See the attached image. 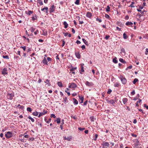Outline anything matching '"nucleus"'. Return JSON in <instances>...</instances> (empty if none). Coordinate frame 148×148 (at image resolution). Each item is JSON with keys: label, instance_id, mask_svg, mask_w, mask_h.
Returning a JSON list of instances; mask_svg holds the SVG:
<instances>
[{"label": "nucleus", "instance_id": "f257e3e1", "mask_svg": "<svg viewBox=\"0 0 148 148\" xmlns=\"http://www.w3.org/2000/svg\"><path fill=\"white\" fill-rule=\"evenodd\" d=\"M119 78L122 82V83L123 84H125L126 83L127 80L125 77H123V76L121 75Z\"/></svg>", "mask_w": 148, "mask_h": 148}, {"label": "nucleus", "instance_id": "f03ea898", "mask_svg": "<svg viewBox=\"0 0 148 148\" xmlns=\"http://www.w3.org/2000/svg\"><path fill=\"white\" fill-rule=\"evenodd\" d=\"M106 101L108 103L114 105L115 104L116 101L113 99L108 100V99H106Z\"/></svg>", "mask_w": 148, "mask_h": 148}, {"label": "nucleus", "instance_id": "7ed1b4c3", "mask_svg": "<svg viewBox=\"0 0 148 148\" xmlns=\"http://www.w3.org/2000/svg\"><path fill=\"white\" fill-rule=\"evenodd\" d=\"M5 136L6 138H8L12 136V133L10 132H8Z\"/></svg>", "mask_w": 148, "mask_h": 148}, {"label": "nucleus", "instance_id": "20e7f679", "mask_svg": "<svg viewBox=\"0 0 148 148\" xmlns=\"http://www.w3.org/2000/svg\"><path fill=\"white\" fill-rule=\"evenodd\" d=\"M69 87L70 88H74L77 87V85L74 83H69Z\"/></svg>", "mask_w": 148, "mask_h": 148}, {"label": "nucleus", "instance_id": "39448f33", "mask_svg": "<svg viewBox=\"0 0 148 148\" xmlns=\"http://www.w3.org/2000/svg\"><path fill=\"white\" fill-rule=\"evenodd\" d=\"M14 96V94L13 93H8L7 95V98L8 99L11 100L13 99Z\"/></svg>", "mask_w": 148, "mask_h": 148}, {"label": "nucleus", "instance_id": "423d86ee", "mask_svg": "<svg viewBox=\"0 0 148 148\" xmlns=\"http://www.w3.org/2000/svg\"><path fill=\"white\" fill-rule=\"evenodd\" d=\"M64 140H67L68 141H71L72 140V137L71 136H70L66 137V136L63 137Z\"/></svg>", "mask_w": 148, "mask_h": 148}, {"label": "nucleus", "instance_id": "0eeeda50", "mask_svg": "<svg viewBox=\"0 0 148 148\" xmlns=\"http://www.w3.org/2000/svg\"><path fill=\"white\" fill-rule=\"evenodd\" d=\"M46 84L45 86L46 87H48L50 86L51 84L50 83V80L47 79L44 82Z\"/></svg>", "mask_w": 148, "mask_h": 148}, {"label": "nucleus", "instance_id": "6e6552de", "mask_svg": "<svg viewBox=\"0 0 148 148\" xmlns=\"http://www.w3.org/2000/svg\"><path fill=\"white\" fill-rule=\"evenodd\" d=\"M55 7L53 5H51V7L49 8V12L52 13L55 10Z\"/></svg>", "mask_w": 148, "mask_h": 148}, {"label": "nucleus", "instance_id": "1a4fd4ad", "mask_svg": "<svg viewBox=\"0 0 148 148\" xmlns=\"http://www.w3.org/2000/svg\"><path fill=\"white\" fill-rule=\"evenodd\" d=\"M2 73L3 75H6L8 74L7 70L6 68H5L3 69L2 71Z\"/></svg>", "mask_w": 148, "mask_h": 148}, {"label": "nucleus", "instance_id": "9d476101", "mask_svg": "<svg viewBox=\"0 0 148 148\" xmlns=\"http://www.w3.org/2000/svg\"><path fill=\"white\" fill-rule=\"evenodd\" d=\"M41 10L45 12L46 14L48 13V8L47 7H45L44 8L41 9Z\"/></svg>", "mask_w": 148, "mask_h": 148}, {"label": "nucleus", "instance_id": "9b49d317", "mask_svg": "<svg viewBox=\"0 0 148 148\" xmlns=\"http://www.w3.org/2000/svg\"><path fill=\"white\" fill-rule=\"evenodd\" d=\"M121 54L122 56H125L126 53L125 49L123 48H122L121 50Z\"/></svg>", "mask_w": 148, "mask_h": 148}, {"label": "nucleus", "instance_id": "f8f14e48", "mask_svg": "<svg viewBox=\"0 0 148 148\" xmlns=\"http://www.w3.org/2000/svg\"><path fill=\"white\" fill-rule=\"evenodd\" d=\"M85 84L86 85V86H92L93 85V84L92 82H90L87 81L85 83Z\"/></svg>", "mask_w": 148, "mask_h": 148}, {"label": "nucleus", "instance_id": "ddd939ff", "mask_svg": "<svg viewBox=\"0 0 148 148\" xmlns=\"http://www.w3.org/2000/svg\"><path fill=\"white\" fill-rule=\"evenodd\" d=\"M110 145V144L108 142H105L103 143L102 144V146H103V148H106L107 147H109Z\"/></svg>", "mask_w": 148, "mask_h": 148}, {"label": "nucleus", "instance_id": "4468645a", "mask_svg": "<svg viewBox=\"0 0 148 148\" xmlns=\"http://www.w3.org/2000/svg\"><path fill=\"white\" fill-rule=\"evenodd\" d=\"M141 14H138L139 16V18H140L141 16L143 15V14H146V11L145 10H143V11L141 12Z\"/></svg>", "mask_w": 148, "mask_h": 148}, {"label": "nucleus", "instance_id": "2eb2a0df", "mask_svg": "<svg viewBox=\"0 0 148 148\" xmlns=\"http://www.w3.org/2000/svg\"><path fill=\"white\" fill-rule=\"evenodd\" d=\"M75 55L76 57L78 59H80L81 58V56L79 53V52H75Z\"/></svg>", "mask_w": 148, "mask_h": 148}, {"label": "nucleus", "instance_id": "dca6fc26", "mask_svg": "<svg viewBox=\"0 0 148 148\" xmlns=\"http://www.w3.org/2000/svg\"><path fill=\"white\" fill-rule=\"evenodd\" d=\"M125 25L127 26H130L131 27H133V23L131 22L128 21L126 23Z\"/></svg>", "mask_w": 148, "mask_h": 148}, {"label": "nucleus", "instance_id": "f3484780", "mask_svg": "<svg viewBox=\"0 0 148 148\" xmlns=\"http://www.w3.org/2000/svg\"><path fill=\"white\" fill-rule=\"evenodd\" d=\"M84 64H81V70L80 71V73H82V72H83L84 71Z\"/></svg>", "mask_w": 148, "mask_h": 148}, {"label": "nucleus", "instance_id": "a211bd4d", "mask_svg": "<svg viewBox=\"0 0 148 148\" xmlns=\"http://www.w3.org/2000/svg\"><path fill=\"white\" fill-rule=\"evenodd\" d=\"M33 12L32 11L29 10L28 11H26L25 12L26 14L28 15H30L31 14H32Z\"/></svg>", "mask_w": 148, "mask_h": 148}, {"label": "nucleus", "instance_id": "6ab92c4d", "mask_svg": "<svg viewBox=\"0 0 148 148\" xmlns=\"http://www.w3.org/2000/svg\"><path fill=\"white\" fill-rule=\"evenodd\" d=\"M92 16V13L90 12H88L86 14V16L87 17L90 18Z\"/></svg>", "mask_w": 148, "mask_h": 148}, {"label": "nucleus", "instance_id": "aec40b11", "mask_svg": "<svg viewBox=\"0 0 148 148\" xmlns=\"http://www.w3.org/2000/svg\"><path fill=\"white\" fill-rule=\"evenodd\" d=\"M123 103L124 104H126V103L128 101V99L127 98H125L123 99Z\"/></svg>", "mask_w": 148, "mask_h": 148}, {"label": "nucleus", "instance_id": "412c9836", "mask_svg": "<svg viewBox=\"0 0 148 148\" xmlns=\"http://www.w3.org/2000/svg\"><path fill=\"white\" fill-rule=\"evenodd\" d=\"M42 62L43 63L45 64L46 65H47V61L46 59V58H44V59L42 61Z\"/></svg>", "mask_w": 148, "mask_h": 148}, {"label": "nucleus", "instance_id": "4be33fe9", "mask_svg": "<svg viewBox=\"0 0 148 148\" xmlns=\"http://www.w3.org/2000/svg\"><path fill=\"white\" fill-rule=\"evenodd\" d=\"M79 99L81 100V102H80L81 103H83L84 100V97L82 96H79Z\"/></svg>", "mask_w": 148, "mask_h": 148}, {"label": "nucleus", "instance_id": "5701e85b", "mask_svg": "<svg viewBox=\"0 0 148 148\" xmlns=\"http://www.w3.org/2000/svg\"><path fill=\"white\" fill-rule=\"evenodd\" d=\"M63 25H64V27L65 28H66L68 27V24L66 21L64 22Z\"/></svg>", "mask_w": 148, "mask_h": 148}, {"label": "nucleus", "instance_id": "b1692460", "mask_svg": "<svg viewBox=\"0 0 148 148\" xmlns=\"http://www.w3.org/2000/svg\"><path fill=\"white\" fill-rule=\"evenodd\" d=\"M73 103L75 104H78V101L75 98H73Z\"/></svg>", "mask_w": 148, "mask_h": 148}, {"label": "nucleus", "instance_id": "393cba45", "mask_svg": "<svg viewBox=\"0 0 148 148\" xmlns=\"http://www.w3.org/2000/svg\"><path fill=\"white\" fill-rule=\"evenodd\" d=\"M113 62L114 63H118V60H117V58L116 57L114 58L112 60Z\"/></svg>", "mask_w": 148, "mask_h": 148}, {"label": "nucleus", "instance_id": "a878e982", "mask_svg": "<svg viewBox=\"0 0 148 148\" xmlns=\"http://www.w3.org/2000/svg\"><path fill=\"white\" fill-rule=\"evenodd\" d=\"M18 108L20 109L21 110H23V109H24V107L23 106H21L20 104H19L18 106Z\"/></svg>", "mask_w": 148, "mask_h": 148}, {"label": "nucleus", "instance_id": "bb28decb", "mask_svg": "<svg viewBox=\"0 0 148 148\" xmlns=\"http://www.w3.org/2000/svg\"><path fill=\"white\" fill-rule=\"evenodd\" d=\"M119 61L120 62L123 63L125 64L126 63V62L122 58H120L119 59Z\"/></svg>", "mask_w": 148, "mask_h": 148}, {"label": "nucleus", "instance_id": "cd10ccee", "mask_svg": "<svg viewBox=\"0 0 148 148\" xmlns=\"http://www.w3.org/2000/svg\"><path fill=\"white\" fill-rule=\"evenodd\" d=\"M37 2L40 5H43V3L42 0H37Z\"/></svg>", "mask_w": 148, "mask_h": 148}, {"label": "nucleus", "instance_id": "c85d7f7f", "mask_svg": "<svg viewBox=\"0 0 148 148\" xmlns=\"http://www.w3.org/2000/svg\"><path fill=\"white\" fill-rule=\"evenodd\" d=\"M120 84L119 83H115L114 84V86L115 87H119L120 86Z\"/></svg>", "mask_w": 148, "mask_h": 148}, {"label": "nucleus", "instance_id": "c756f323", "mask_svg": "<svg viewBox=\"0 0 148 148\" xmlns=\"http://www.w3.org/2000/svg\"><path fill=\"white\" fill-rule=\"evenodd\" d=\"M47 112V111L46 110H44L43 111V112H40V113L41 114L42 116L45 114H46Z\"/></svg>", "mask_w": 148, "mask_h": 148}, {"label": "nucleus", "instance_id": "7c9ffc66", "mask_svg": "<svg viewBox=\"0 0 148 148\" xmlns=\"http://www.w3.org/2000/svg\"><path fill=\"white\" fill-rule=\"evenodd\" d=\"M138 100H139V101H137V103L136 104V107L139 106V105H138V103H140L141 102V101H142L140 99H139Z\"/></svg>", "mask_w": 148, "mask_h": 148}, {"label": "nucleus", "instance_id": "2f4dec72", "mask_svg": "<svg viewBox=\"0 0 148 148\" xmlns=\"http://www.w3.org/2000/svg\"><path fill=\"white\" fill-rule=\"evenodd\" d=\"M58 85L60 87H62V84L60 82H58Z\"/></svg>", "mask_w": 148, "mask_h": 148}, {"label": "nucleus", "instance_id": "473e14b6", "mask_svg": "<svg viewBox=\"0 0 148 148\" xmlns=\"http://www.w3.org/2000/svg\"><path fill=\"white\" fill-rule=\"evenodd\" d=\"M98 135L97 134H95V138H93V140L95 141L97 140Z\"/></svg>", "mask_w": 148, "mask_h": 148}, {"label": "nucleus", "instance_id": "72a5a7b5", "mask_svg": "<svg viewBox=\"0 0 148 148\" xmlns=\"http://www.w3.org/2000/svg\"><path fill=\"white\" fill-rule=\"evenodd\" d=\"M138 79L135 78L134 79V80L133 81V83L134 84H135L138 81Z\"/></svg>", "mask_w": 148, "mask_h": 148}, {"label": "nucleus", "instance_id": "f704fd0d", "mask_svg": "<svg viewBox=\"0 0 148 148\" xmlns=\"http://www.w3.org/2000/svg\"><path fill=\"white\" fill-rule=\"evenodd\" d=\"M2 57L4 59H9V56H2Z\"/></svg>", "mask_w": 148, "mask_h": 148}, {"label": "nucleus", "instance_id": "c9c22d12", "mask_svg": "<svg viewBox=\"0 0 148 148\" xmlns=\"http://www.w3.org/2000/svg\"><path fill=\"white\" fill-rule=\"evenodd\" d=\"M32 114L35 116H37L38 114V112H33L32 113Z\"/></svg>", "mask_w": 148, "mask_h": 148}, {"label": "nucleus", "instance_id": "e433bc0d", "mask_svg": "<svg viewBox=\"0 0 148 148\" xmlns=\"http://www.w3.org/2000/svg\"><path fill=\"white\" fill-rule=\"evenodd\" d=\"M28 118L29 119L31 120L32 122H34V119L33 118H32L30 116H28Z\"/></svg>", "mask_w": 148, "mask_h": 148}, {"label": "nucleus", "instance_id": "4c0bfd02", "mask_svg": "<svg viewBox=\"0 0 148 148\" xmlns=\"http://www.w3.org/2000/svg\"><path fill=\"white\" fill-rule=\"evenodd\" d=\"M123 38L124 39H127V36L126 34L124 33L123 34Z\"/></svg>", "mask_w": 148, "mask_h": 148}, {"label": "nucleus", "instance_id": "58836bf2", "mask_svg": "<svg viewBox=\"0 0 148 148\" xmlns=\"http://www.w3.org/2000/svg\"><path fill=\"white\" fill-rule=\"evenodd\" d=\"M83 42L86 45H88V42L84 39H82Z\"/></svg>", "mask_w": 148, "mask_h": 148}, {"label": "nucleus", "instance_id": "ea45409f", "mask_svg": "<svg viewBox=\"0 0 148 148\" xmlns=\"http://www.w3.org/2000/svg\"><path fill=\"white\" fill-rule=\"evenodd\" d=\"M135 3L134 2H132L131 4L129 6L130 7L134 8V6L133 5Z\"/></svg>", "mask_w": 148, "mask_h": 148}, {"label": "nucleus", "instance_id": "a19ab883", "mask_svg": "<svg viewBox=\"0 0 148 148\" xmlns=\"http://www.w3.org/2000/svg\"><path fill=\"white\" fill-rule=\"evenodd\" d=\"M56 121H57V123H60L61 121L60 119L59 118H57V120Z\"/></svg>", "mask_w": 148, "mask_h": 148}, {"label": "nucleus", "instance_id": "79ce46f5", "mask_svg": "<svg viewBox=\"0 0 148 148\" xmlns=\"http://www.w3.org/2000/svg\"><path fill=\"white\" fill-rule=\"evenodd\" d=\"M36 14H35V16H34L32 17V19L33 21H34L36 19Z\"/></svg>", "mask_w": 148, "mask_h": 148}, {"label": "nucleus", "instance_id": "37998d69", "mask_svg": "<svg viewBox=\"0 0 148 148\" xmlns=\"http://www.w3.org/2000/svg\"><path fill=\"white\" fill-rule=\"evenodd\" d=\"M110 7L109 5H108L107 6V8L106 9V11L107 12H109L110 11Z\"/></svg>", "mask_w": 148, "mask_h": 148}, {"label": "nucleus", "instance_id": "c03bdc74", "mask_svg": "<svg viewBox=\"0 0 148 148\" xmlns=\"http://www.w3.org/2000/svg\"><path fill=\"white\" fill-rule=\"evenodd\" d=\"M75 3V4L78 5L79 3V0H76Z\"/></svg>", "mask_w": 148, "mask_h": 148}, {"label": "nucleus", "instance_id": "a18cd8bd", "mask_svg": "<svg viewBox=\"0 0 148 148\" xmlns=\"http://www.w3.org/2000/svg\"><path fill=\"white\" fill-rule=\"evenodd\" d=\"M27 111L30 112H31V111L32 110V109L30 107L27 108Z\"/></svg>", "mask_w": 148, "mask_h": 148}, {"label": "nucleus", "instance_id": "49530a36", "mask_svg": "<svg viewBox=\"0 0 148 148\" xmlns=\"http://www.w3.org/2000/svg\"><path fill=\"white\" fill-rule=\"evenodd\" d=\"M112 92V90H111L110 89H108L107 93L108 94H110Z\"/></svg>", "mask_w": 148, "mask_h": 148}, {"label": "nucleus", "instance_id": "de8ad7c7", "mask_svg": "<svg viewBox=\"0 0 148 148\" xmlns=\"http://www.w3.org/2000/svg\"><path fill=\"white\" fill-rule=\"evenodd\" d=\"M67 98L66 97H65L64 99V103H67Z\"/></svg>", "mask_w": 148, "mask_h": 148}, {"label": "nucleus", "instance_id": "09e8293b", "mask_svg": "<svg viewBox=\"0 0 148 148\" xmlns=\"http://www.w3.org/2000/svg\"><path fill=\"white\" fill-rule=\"evenodd\" d=\"M20 47V48H22L24 51H25L26 50V47L25 46H24V47L21 46Z\"/></svg>", "mask_w": 148, "mask_h": 148}, {"label": "nucleus", "instance_id": "8fccbe9b", "mask_svg": "<svg viewBox=\"0 0 148 148\" xmlns=\"http://www.w3.org/2000/svg\"><path fill=\"white\" fill-rule=\"evenodd\" d=\"M96 20L97 21H99V23L101 22L102 21L101 19L99 18H96Z\"/></svg>", "mask_w": 148, "mask_h": 148}, {"label": "nucleus", "instance_id": "3c124183", "mask_svg": "<svg viewBox=\"0 0 148 148\" xmlns=\"http://www.w3.org/2000/svg\"><path fill=\"white\" fill-rule=\"evenodd\" d=\"M36 28H35L32 27L31 29V31L32 32H34Z\"/></svg>", "mask_w": 148, "mask_h": 148}, {"label": "nucleus", "instance_id": "603ef678", "mask_svg": "<svg viewBox=\"0 0 148 148\" xmlns=\"http://www.w3.org/2000/svg\"><path fill=\"white\" fill-rule=\"evenodd\" d=\"M110 37V36L109 35H106V37L105 38V39L106 40H108L109 38Z\"/></svg>", "mask_w": 148, "mask_h": 148}, {"label": "nucleus", "instance_id": "864d4df0", "mask_svg": "<svg viewBox=\"0 0 148 148\" xmlns=\"http://www.w3.org/2000/svg\"><path fill=\"white\" fill-rule=\"evenodd\" d=\"M51 119L50 118H49V119H48V120L46 121V123H49L51 122Z\"/></svg>", "mask_w": 148, "mask_h": 148}, {"label": "nucleus", "instance_id": "5fc2aeb1", "mask_svg": "<svg viewBox=\"0 0 148 148\" xmlns=\"http://www.w3.org/2000/svg\"><path fill=\"white\" fill-rule=\"evenodd\" d=\"M78 129L79 130H80V131H83L85 129V128H82V127H79L78 128Z\"/></svg>", "mask_w": 148, "mask_h": 148}, {"label": "nucleus", "instance_id": "6e6d98bb", "mask_svg": "<svg viewBox=\"0 0 148 148\" xmlns=\"http://www.w3.org/2000/svg\"><path fill=\"white\" fill-rule=\"evenodd\" d=\"M132 65H130L128 66L126 69V70H127L128 69H131L132 68Z\"/></svg>", "mask_w": 148, "mask_h": 148}, {"label": "nucleus", "instance_id": "4d7b16f0", "mask_svg": "<svg viewBox=\"0 0 148 148\" xmlns=\"http://www.w3.org/2000/svg\"><path fill=\"white\" fill-rule=\"evenodd\" d=\"M47 60L48 62H51L52 61V59L49 57L47 58Z\"/></svg>", "mask_w": 148, "mask_h": 148}, {"label": "nucleus", "instance_id": "13d9d810", "mask_svg": "<svg viewBox=\"0 0 148 148\" xmlns=\"http://www.w3.org/2000/svg\"><path fill=\"white\" fill-rule=\"evenodd\" d=\"M76 69V68H72L71 69H70V71H74Z\"/></svg>", "mask_w": 148, "mask_h": 148}, {"label": "nucleus", "instance_id": "bf43d9fd", "mask_svg": "<svg viewBox=\"0 0 148 148\" xmlns=\"http://www.w3.org/2000/svg\"><path fill=\"white\" fill-rule=\"evenodd\" d=\"M51 117H53V118H55L56 117V116L55 115L53 114H52L51 115Z\"/></svg>", "mask_w": 148, "mask_h": 148}, {"label": "nucleus", "instance_id": "052dcab7", "mask_svg": "<svg viewBox=\"0 0 148 148\" xmlns=\"http://www.w3.org/2000/svg\"><path fill=\"white\" fill-rule=\"evenodd\" d=\"M16 53L17 55L21 56L20 51H18L17 52H16Z\"/></svg>", "mask_w": 148, "mask_h": 148}, {"label": "nucleus", "instance_id": "680f3d73", "mask_svg": "<svg viewBox=\"0 0 148 148\" xmlns=\"http://www.w3.org/2000/svg\"><path fill=\"white\" fill-rule=\"evenodd\" d=\"M146 51L145 52V54L146 55H147L148 54V49L146 48L145 49Z\"/></svg>", "mask_w": 148, "mask_h": 148}, {"label": "nucleus", "instance_id": "e2e57ef3", "mask_svg": "<svg viewBox=\"0 0 148 148\" xmlns=\"http://www.w3.org/2000/svg\"><path fill=\"white\" fill-rule=\"evenodd\" d=\"M135 93L134 90H133L132 92H131V94L132 95H134L135 94Z\"/></svg>", "mask_w": 148, "mask_h": 148}, {"label": "nucleus", "instance_id": "0e129e2a", "mask_svg": "<svg viewBox=\"0 0 148 148\" xmlns=\"http://www.w3.org/2000/svg\"><path fill=\"white\" fill-rule=\"evenodd\" d=\"M105 17L107 18H109L110 17L109 16L108 14H106L105 15Z\"/></svg>", "mask_w": 148, "mask_h": 148}, {"label": "nucleus", "instance_id": "69168bd1", "mask_svg": "<svg viewBox=\"0 0 148 148\" xmlns=\"http://www.w3.org/2000/svg\"><path fill=\"white\" fill-rule=\"evenodd\" d=\"M63 34L64 35V36H66L68 34V33L63 32Z\"/></svg>", "mask_w": 148, "mask_h": 148}, {"label": "nucleus", "instance_id": "338daca9", "mask_svg": "<svg viewBox=\"0 0 148 148\" xmlns=\"http://www.w3.org/2000/svg\"><path fill=\"white\" fill-rule=\"evenodd\" d=\"M38 32V30L36 29V31H35L34 32V34L35 35H36Z\"/></svg>", "mask_w": 148, "mask_h": 148}, {"label": "nucleus", "instance_id": "774afa93", "mask_svg": "<svg viewBox=\"0 0 148 148\" xmlns=\"http://www.w3.org/2000/svg\"><path fill=\"white\" fill-rule=\"evenodd\" d=\"M71 118H73L75 120L76 119H77L75 116H73V115H72L71 116Z\"/></svg>", "mask_w": 148, "mask_h": 148}]
</instances>
